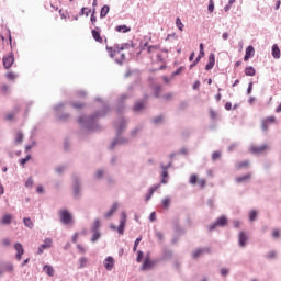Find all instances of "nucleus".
Segmentation results:
<instances>
[{
  "mask_svg": "<svg viewBox=\"0 0 281 281\" xmlns=\"http://www.w3.org/2000/svg\"><path fill=\"white\" fill-rule=\"evenodd\" d=\"M74 109H82L83 104L81 103H72Z\"/></svg>",
  "mask_w": 281,
  "mask_h": 281,
  "instance_id": "62",
  "label": "nucleus"
},
{
  "mask_svg": "<svg viewBox=\"0 0 281 281\" xmlns=\"http://www.w3.org/2000/svg\"><path fill=\"white\" fill-rule=\"evenodd\" d=\"M100 229V221L97 218L94 220L93 224H92V232H98Z\"/></svg>",
  "mask_w": 281,
  "mask_h": 281,
  "instance_id": "33",
  "label": "nucleus"
},
{
  "mask_svg": "<svg viewBox=\"0 0 281 281\" xmlns=\"http://www.w3.org/2000/svg\"><path fill=\"white\" fill-rule=\"evenodd\" d=\"M36 192H37V194H43V192H44L43 186H38L36 188Z\"/></svg>",
  "mask_w": 281,
  "mask_h": 281,
  "instance_id": "60",
  "label": "nucleus"
},
{
  "mask_svg": "<svg viewBox=\"0 0 281 281\" xmlns=\"http://www.w3.org/2000/svg\"><path fill=\"white\" fill-rule=\"evenodd\" d=\"M103 266H104L106 271H113V267H115V259L113 257H108L103 261Z\"/></svg>",
  "mask_w": 281,
  "mask_h": 281,
  "instance_id": "8",
  "label": "nucleus"
},
{
  "mask_svg": "<svg viewBox=\"0 0 281 281\" xmlns=\"http://www.w3.org/2000/svg\"><path fill=\"white\" fill-rule=\"evenodd\" d=\"M214 65H216V57H215L214 53H211L209 55V61L205 66L206 71H210V69H213Z\"/></svg>",
  "mask_w": 281,
  "mask_h": 281,
  "instance_id": "12",
  "label": "nucleus"
},
{
  "mask_svg": "<svg viewBox=\"0 0 281 281\" xmlns=\"http://www.w3.org/2000/svg\"><path fill=\"white\" fill-rule=\"evenodd\" d=\"M52 243H53L52 238L44 239V244H42L38 247L37 254H43L45 249H49L52 247Z\"/></svg>",
  "mask_w": 281,
  "mask_h": 281,
  "instance_id": "9",
  "label": "nucleus"
},
{
  "mask_svg": "<svg viewBox=\"0 0 281 281\" xmlns=\"http://www.w3.org/2000/svg\"><path fill=\"white\" fill-rule=\"evenodd\" d=\"M227 225V217L225 215L220 216L214 224L209 226L210 232L216 229V227H225Z\"/></svg>",
  "mask_w": 281,
  "mask_h": 281,
  "instance_id": "4",
  "label": "nucleus"
},
{
  "mask_svg": "<svg viewBox=\"0 0 281 281\" xmlns=\"http://www.w3.org/2000/svg\"><path fill=\"white\" fill-rule=\"evenodd\" d=\"M153 91H154L155 98H159V95L161 94L162 88L161 86H156L153 88Z\"/></svg>",
  "mask_w": 281,
  "mask_h": 281,
  "instance_id": "32",
  "label": "nucleus"
},
{
  "mask_svg": "<svg viewBox=\"0 0 281 281\" xmlns=\"http://www.w3.org/2000/svg\"><path fill=\"white\" fill-rule=\"evenodd\" d=\"M248 179H251V175L250 173H247L245 176L236 178V182L237 183H243V181H248Z\"/></svg>",
  "mask_w": 281,
  "mask_h": 281,
  "instance_id": "27",
  "label": "nucleus"
},
{
  "mask_svg": "<svg viewBox=\"0 0 281 281\" xmlns=\"http://www.w3.org/2000/svg\"><path fill=\"white\" fill-rule=\"evenodd\" d=\"M14 249L16 251L15 258L16 260H21L23 254H25V250L23 249V245L21 243L14 244Z\"/></svg>",
  "mask_w": 281,
  "mask_h": 281,
  "instance_id": "11",
  "label": "nucleus"
},
{
  "mask_svg": "<svg viewBox=\"0 0 281 281\" xmlns=\"http://www.w3.org/2000/svg\"><path fill=\"white\" fill-rule=\"evenodd\" d=\"M210 117H211V120H216V112L211 110L210 111Z\"/></svg>",
  "mask_w": 281,
  "mask_h": 281,
  "instance_id": "57",
  "label": "nucleus"
},
{
  "mask_svg": "<svg viewBox=\"0 0 281 281\" xmlns=\"http://www.w3.org/2000/svg\"><path fill=\"white\" fill-rule=\"evenodd\" d=\"M236 168H237V170H240L241 168H249V160L237 162Z\"/></svg>",
  "mask_w": 281,
  "mask_h": 281,
  "instance_id": "26",
  "label": "nucleus"
},
{
  "mask_svg": "<svg viewBox=\"0 0 281 281\" xmlns=\"http://www.w3.org/2000/svg\"><path fill=\"white\" fill-rule=\"evenodd\" d=\"M268 258H276V251H270L268 254Z\"/></svg>",
  "mask_w": 281,
  "mask_h": 281,
  "instance_id": "64",
  "label": "nucleus"
},
{
  "mask_svg": "<svg viewBox=\"0 0 281 281\" xmlns=\"http://www.w3.org/2000/svg\"><path fill=\"white\" fill-rule=\"evenodd\" d=\"M128 47V44H125L124 46H116V47H109L106 46V50L109 52V55L111 56V58H114V60L116 63H119V65H122V63H124V60L126 59V55L123 52V49H126Z\"/></svg>",
  "mask_w": 281,
  "mask_h": 281,
  "instance_id": "1",
  "label": "nucleus"
},
{
  "mask_svg": "<svg viewBox=\"0 0 281 281\" xmlns=\"http://www.w3.org/2000/svg\"><path fill=\"white\" fill-rule=\"evenodd\" d=\"M97 179H102L104 177V171L98 170L95 173Z\"/></svg>",
  "mask_w": 281,
  "mask_h": 281,
  "instance_id": "52",
  "label": "nucleus"
},
{
  "mask_svg": "<svg viewBox=\"0 0 281 281\" xmlns=\"http://www.w3.org/2000/svg\"><path fill=\"white\" fill-rule=\"evenodd\" d=\"M115 212H117V203H114L113 205H112V207L110 209V211L108 212V213H105V217L106 218H111L114 214H115Z\"/></svg>",
  "mask_w": 281,
  "mask_h": 281,
  "instance_id": "21",
  "label": "nucleus"
},
{
  "mask_svg": "<svg viewBox=\"0 0 281 281\" xmlns=\"http://www.w3.org/2000/svg\"><path fill=\"white\" fill-rule=\"evenodd\" d=\"M270 124H276V116H268L261 121L262 131H269Z\"/></svg>",
  "mask_w": 281,
  "mask_h": 281,
  "instance_id": "7",
  "label": "nucleus"
},
{
  "mask_svg": "<svg viewBox=\"0 0 281 281\" xmlns=\"http://www.w3.org/2000/svg\"><path fill=\"white\" fill-rule=\"evenodd\" d=\"M153 267H155V261L150 259H145L143 263V271H148V269H153Z\"/></svg>",
  "mask_w": 281,
  "mask_h": 281,
  "instance_id": "16",
  "label": "nucleus"
},
{
  "mask_svg": "<svg viewBox=\"0 0 281 281\" xmlns=\"http://www.w3.org/2000/svg\"><path fill=\"white\" fill-rule=\"evenodd\" d=\"M176 25L180 30V32H183V22H181L180 18H177Z\"/></svg>",
  "mask_w": 281,
  "mask_h": 281,
  "instance_id": "36",
  "label": "nucleus"
},
{
  "mask_svg": "<svg viewBox=\"0 0 281 281\" xmlns=\"http://www.w3.org/2000/svg\"><path fill=\"white\" fill-rule=\"evenodd\" d=\"M254 56H256V49L254 48V46H248L244 56L245 63L249 61V59L254 58Z\"/></svg>",
  "mask_w": 281,
  "mask_h": 281,
  "instance_id": "10",
  "label": "nucleus"
},
{
  "mask_svg": "<svg viewBox=\"0 0 281 281\" xmlns=\"http://www.w3.org/2000/svg\"><path fill=\"white\" fill-rule=\"evenodd\" d=\"M4 69H10L14 65V55L11 53L3 57L2 59Z\"/></svg>",
  "mask_w": 281,
  "mask_h": 281,
  "instance_id": "6",
  "label": "nucleus"
},
{
  "mask_svg": "<svg viewBox=\"0 0 281 281\" xmlns=\"http://www.w3.org/2000/svg\"><path fill=\"white\" fill-rule=\"evenodd\" d=\"M91 34L97 43H100V44L104 43V38L102 37V35H100V27L92 30Z\"/></svg>",
  "mask_w": 281,
  "mask_h": 281,
  "instance_id": "13",
  "label": "nucleus"
},
{
  "mask_svg": "<svg viewBox=\"0 0 281 281\" xmlns=\"http://www.w3.org/2000/svg\"><path fill=\"white\" fill-rule=\"evenodd\" d=\"M94 120H95V116H92V117H90V119H88V120H86V121H85V119L80 117V119L78 120V122H79V124H82V123H85V122H93Z\"/></svg>",
  "mask_w": 281,
  "mask_h": 281,
  "instance_id": "46",
  "label": "nucleus"
},
{
  "mask_svg": "<svg viewBox=\"0 0 281 281\" xmlns=\"http://www.w3.org/2000/svg\"><path fill=\"white\" fill-rule=\"evenodd\" d=\"M4 271H9V272L14 271V266H12L11 263L7 265L4 268Z\"/></svg>",
  "mask_w": 281,
  "mask_h": 281,
  "instance_id": "51",
  "label": "nucleus"
},
{
  "mask_svg": "<svg viewBox=\"0 0 281 281\" xmlns=\"http://www.w3.org/2000/svg\"><path fill=\"white\" fill-rule=\"evenodd\" d=\"M116 32H122L123 34H126V32H131V29L126 25H119L116 26Z\"/></svg>",
  "mask_w": 281,
  "mask_h": 281,
  "instance_id": "29",
  "label": "nucleus"
},
{
  "mask_svg": "<svg viewBox=\"0 0 281 281\" xmlns=\"http://www.w3.org/2000/svg\"><path fill=\"white\" fill-rule=\"evenodd\" d=\"M59 218L64 225H71L74 222V216L67 210L59 211Z\"/></svg>",
  "mask_w": 281,
  "mask_h": 281,
  "instance_id": "2",
  "label": "nucleus"
},
{
  "mask_svg": "<svg viewBox=\"0 0 281 281\" xmlns=\"http://www.w3.org/2000/svg\"><path fill=\"white\" fill-rule=\"evenodd\" d=\"M89 265V259L87 257H81L79 259V269H85Z\"/></svg>",
  "mask_w": 281,
  "mask_h": 281,
  "instance_id": "25",
  "label": "nucleus"
},
{
  "mask_svg": "<svg viewBox=\"0 0 281 281\" xmlns=\"http://www.w3.org/2000/svg\"><path fill=\"white\" fill-rule=\"evenodd\" d=\"M32 186H34V180L32 178H29L25 182V187L26 188H32Z\"/></svg>",
  "mask_w": 281,
  "mask_h": 281,
  "instance_id": "47",
  "label": "nucleus"
},
{
  "mask_svg": "<svg viewBox=\"0 0 281 281\" xmlns=\"http://www.w3.org/2000/svg\"><path fill=\"white\" fill-rule=\"evenodd\" d=\"M23 223H24L25 227H29V229H32V227H34V222H32V220L30 217H25L23 220Z\"/></svg>",
  "mask_w": 281,
  "mask_h": 281,
  "instance_id": "30",
  "label": "nucleus"
},
{
  "mask_svg": "<svg viewBox=\"0 0 281 281\" xmlns=\"http://www.w3.org/2000/svg\"><path fill=\"white\" fill-rule=\"evenodd\" d=\"M139 243H142V237L136 238L134 243L133 251H137V247L139 246Z\"/></svg>",
  "mask_w": 281,
  "mask_h": 281,
  "instance_id": "39",
  "label": "nucleus"
},
{
  "mask_svg": "<svg viewBox=\"0 0 281 281\" xmlns=\"http://www.w3.org/2000/svg\"><path fill=\"white\" fill-rule=\"evenodd\" d=\"M5 120L8 122H12V120H14V113H12V112L7 113Z\"/></svg>",
  "mask_w": 281,
  "mask_h": 281,
  "instance_id": "45",
  "label": "nucleus"
},
{
  "mask_svg": "<svg viewBox=\"0 0 281 281\" xmlns=\"http://www.w3.org/2000/svg\"><path fill=\"white\" fill-rule=\"evenodd\" d=\"M203 56H205V50H200L199 56L195 59L193 65H196V63H199V60H201V58H203Z\"/></svg>",
  "mask_w": 281,
  "mask_h": 281,
  "instance_id": "43",
  "label": "nucleus"
},
{
  "mask_svg": "<svg viewBox=\"0 0 281 281\" xmlns=\"http://www.w3.org/2000/svg\"><path fill=\"white\" fill-rule=\"evenodd\" d=\"M144 109V103L143 102H136L134 105V111H142Z\"/></svg>",
  "mask_w": 281,
  "mask_h": 281,
  "instance_id": "38",
  "label": "nucleus"
},
{
  "mask_svg": "<svg viewBox=\"0 0 281 281\" xmlns=\"http://www.w3.org/2000/svg\"><path fill=\"white\" fill-rule=\"evenodd\" d=\"M272 236H273V238H280V231L274 229V231L272 232Z\"/></svg>",
  "mask_w": 281,
  "mask_h": 281,
  "instance_id": "55",
  "label": "nucleus"
},
{
  "mask_svg": "<svg viewBox=\"0 0 281 281\" xmlns=\"http://www.w3.org/2000/svg\"><path fill=\"white\" fill-rule=\"evenodd\" d=\"M225 109H226V111H232V103L226 102L225 103Z\"/></svg>",
  "mask_w": 281,
  "mask_h": 281,
  "instance_id": "63",
  "label": "nucleus"
},
{
  "mask_svg": "<svg viewBox=\"0 0 281 281\" xmlns=\"http://www.w3.org/2000/svg\"><path fill=\"white\" fill-rule=\"evenodd\" d=\"M209 12H214V0L209 1Z\"/></svg>",
  "mask_w": 281,
  "mask_h": 281,
  "instance_id": "49",
  "label": "nucleus"
},
{
  "mask_svg": "<svg viewBox=\"0 0 281 281\" xmlns=\"http://www.w3.org/2000/svg\"><path fill=\"white\" fill-rule=\"evenodd\" d=\"M77 248L79 250L80 254H85L87 250L85 249V247H82L81 245H77Z\"/></svg>",
  "mask_w": 281,
  "mask_h": 281,
  "instance_id": "59",
  "label": "nucleus"
},
{
  "mask_svg": "<svg viewBox=\"0 0 281 281\" xmlns=\"http://www.w3.org/2000/svg\"><path fill=\"white\" fill-rule=\"evenodd\" d=\"M90 21H91L92 25H95V23L98 22V18L95 16V10H93Z\"/></svg>",
  "mask_w": 281,
  "mask_h": 281,
  "instance_id": "40",
  "label": "nucleus"
},
{
  "mask_svg": "<svg viewBox=\"0 0 281 281\" xmlns=\"http://www.w3.org/2000/svg\"><path fill=\"white\" fill-rule=\"evenodd\" d=\"M30 159H31L30 156H26L25 158H22V159L20 160L21 166H25V164H27V161H30Z\"/></svg>",
  "mask_w": 281,
  "mask_h": 281,
  "instance_id": "50",
  "label": "nucleus"
},
{
  "mask_svg": "<svg viewBox=\"0 0 281 281\" xmlns=\"http://www.w3.org/2000/svg\"><path fill=\"white\" fill-rule=\"evenodd\" d=\"M238 240L240 247H245V245H247V235L245 234V232L239 233Z\"/></svg>",
  "mask_w": 281,
  "mask_h": 281,
  "instance_id": "17",
  "label": "nucleus"
},
{
  "mask_svg": "<svg viewBox=\"0 0 281 281\" xmlns=\"http://www.w3.org/2000/svg\"><path fill=\"white\" fill-rule=\"evenodd\" d=\"M269 149V145H251L249 147L250 153H252V155H260L262 153H265L266 150Z\"/></svg>",
  "mask_w": 281,
  "mask_h": 281,
  "instance_id": "5",
  "label": "nucleus"
},
{
  "mask_svg": "<svg viewBox=\"0 0 281 281\" xmlns=\"http://www.w3.org/2000/svg\"><path fill=\"white\" fill-rule=\"evenodd\" d=\"M2 225H10L12 223V215L11 214H5L1 218Z\"/></svg>",
  "mask_w": 281,
  "mask_h": 281,
  "instance_id": "22",
  "label": "nucleus"
},
{
  "mask_svg": "<svg viewBox=\"0 0 281 281\" xmlns=\"http://www.w3.org/2000/svg\"><path fill=\"white\" fill-rule=\"evenodd\" d=\"M124 227H126V213H123V218L120 222V225L117 227L119 234H124Z\"/></svg>",
  "mask_w": 281,
  "mask_h": 281,
  "instance_id": "14",
  "label": "nucleus"
},
{
  "mask_svg": "<svg viewBox=\"0 0 281 281\" xmlns=\"http://www.w3.org/2000/svg\"><path fill=\"white\" fill-rule=\"evenodd\" d=\"M213 161H216V159H221V151H214L212 154Z\"/></svg>",
  "mask_w": 281,
  "mask_h": 281,
  "instance_id": "41",
  "label": "nucleus"
},
{
  "mask_svg": "<svg viewBox=\"0 0 281 281\" xmlns=\"http://www.w3.org/2000/svg\"><path fill=\"white\" fill-rule=\"evenodd\" d=\"M169 168H170V165H168V166H166V167L162 166V175H161L162 179H161V183H168V180H166V179H167V177H168V169H169Z\"/></svg>",
  "mask_w": 281,
  "mask_h": 281,
  "instance_id": "20",
  "label": "nucleus"
},
{
  "mask_svg": "<svg viewBox=\"0 0 281 281\" xmlns=\"http://www.w3.org/2000/svg\"><path fill=\"white\" fill-rule=\"evenodd\" d=\"M5 78H7V80L13 81V80H16V78H19V76L12 71H9L5 74Z\"/></svg>",
  "mask_w": 281,
  "mask_h": 281,
  "instance_id": "31",
  "label": "nucleus"
},
{
  "mask_svg": "<svg viewBox=\"0 0 281 281\" xmlns=\"http://www.w3.org/2000/svg\"><path fill=\"white\" fill-rule=\"evenodd\" d=\"M221 273H222V276H227V273H229V269L223 268V269L221 270Z\"/></svg>",
  "mask_w": 281,
  "mask_h": 281,
  "instance_id": "61",
  "label": "nucleus"
},
{
  "mask_svg": "<svg viewBox=\"0 0 281 281\" xmlns=\"http://www.w3.org/2000/svg\"><path fill=\"white\" fill-rule=\"evenodd\" d=\"M258 216V212L256 211H250V214H249V221H254L256 217Z\"/></svg>",
  "mask_w": 281,
  "mask_h": 281,
  "instance_id": "44",
  "label": "nucleus"
},
{
  "mask_svg": "<svg viewBox=\"0 0 281 281\" xmlns=\"http://www.w3.org/2000/svg\"><path fill=\"white\" fill-rule=\"evenodd\" d=\"M160 184H155L153 187L149 188V193L146 196L145 201H150V199L153 198V194H155V192H157V190H159Z\"/></svg>",
  "mask_w": 281,
  "mask_h": 281,
  "instance_id": "15",
  "label": "nucleus"
},
{
  "mask_svg": "<svg viewBox=\"0 0 281 281\" xmlns=\"http://www.w3.org/2000/svg\"><path fill=\"white\" fill-rule=\"evenodd\" d=\"M245 76H256V68L248 66L245 68Z\"/></svg>",
  "mask_w": 281,
  "mask_h": 281,
  "instance_id": "24",
  "label": "nucleus"
},
{
  "mask_svg": "<svg viewBox=\"0 0 281 281\" xmlns=\"http://www.w3.org/2000/svg\"><path fill=\"white\" fill-rule=\"evenodd\" d=\"M162 207L165 210H168V207H170V198L162 199Z\"/></svg>",
  "mask_w": 281,
  "mask_h": 281,
  "instance_id": "35",
  "label": "nucleus"
},
{
  "mask_svg": "<svg viewBox=\"0 0 281 281\" xmlns=\"http://www.w3.org/2000/svg\"><path fill=\"white\" fill-rule=\"evenodd\" d=\"M149 221L155 222L157 221V214L155 212H153L150 215H149Z\"/></svg>",
  "mask_w": 281,
  "mask_h": 281,
  "instance_id": "53",
  "label": "nucleus"
},
{
  "mask_svg": "<svg viewBox=\"0 0 281 281\" xmlns=\"http://www.w3.org/2000/svg\"><path fill=\"white\" fill-rule=\"evenodd\" d=\"M142 258H144V252L142 250H138V256H137V262H142Z\"/></svg>",
  "mask_w": 281,
  "mask_h": 281,
  "instance_id": "54",
  "label": "nucleus"
},
{
  "mask_svg": "<svg viewBox=\"0 0 281 281\" xmlns=\"http://www.w3.org/2000/svg\"><path fill=\"white\" fill-rule=\"evenodd\" d=\"M210 254V249H207V248H205V249H201V248H199V249H196V250H194L193 251V254H192V257L193 258H200V256L202 255V254Z\"/></svg>",
  "mask_w": 281,
  "mask_h": 281,
  "instance_id": "18",
  "label": "nucleus"
},
{
  "mask_svg": "<svg viewBox=\"0 0 281 281\" xmlns=\"http://www.w3.org/2000/svg\"><path fill=\"white\" fill-rule=\"evenodd\" d=\"M92 233H93V235H92L91 241L95 243V240H99L101 235H100L99 231H95V232H92Z\"/></svg>",
  "mask_w": 281,
  "mask_h": 281,
  "instance_id": "37",
  "label": "nucleus"
},
{
  "mask_svg": "<svg viewBox=\"0 0 281 281\" xmlns=\"http://www.w3.org/2000/svg\"><path fill=\"white\" fill-rule=\"evenodd\" d=\"M43 271H45V273H47V276H49L50 278H54V267L49 266V265H45L43 268Z\"/></svg>",
  "mask_w": 281,
  "mask_h": 281,
  "instance_id": "19",
  "label": "nucleus"
},
{
  "mask_svg": "<svg viewBox=\"0 0 281 281\" xmlns=\"http://www.w3.org/2000/svg\"><path fill=\"white\" fill-rule=\"evenodd\" d=\"M156 238H158V240H164V233L157 232L156 233Z\"/></svg>",
  "mask_w": 281,
  "mask_h": 281,
  "instance_id": "56",
  "label": "nucleus"
},
{
  "mask_svg": "<svg viewBox=\"0 0 281 281\" xmlns=\"http://www.w3.org/2000/svg\"><path fill=\"white\" fill-rule=\"evenodd\" d=\"M272 56L273 58L276 59H279L280 58V47H278V44H274L272 46Z\"/></svg>",
  "mask_w": 281,
  "mask_h": 281,
  "instance_id": "23",
  "label": "nucleus"
},
{
  "mask_svg": "<svg viewBox=\"0 0 281 281\" xmlns=\"http://www.w3.org/2000/svg\"><path fill=\"white\" fill-rule=\"evenodd\" d=\"M161 98L165 100V102H170V100H172V98H175V94H172V92H168V93L164 94Z\"/></svg>",
  "mask_w": 281,
  "mask_h": 281,
  "instance_id": "34",
  "label": "nucleus"
},
{
  "mask_svg": "<svg viewBox=\"0 0 281 281\" xmlns=\"http://www.w3.org/2000/svg\"><path fill=\"white\" fill-rule=\"evenodd\" d=\"M2 93L4 95H8V93H10V87L8 85L2 86Z\"/></svg>",
  "mask_w": 281,
  "mask_h": 281,
  "instance_id": "42",
  "label": "nucleus"
},
{
  "mask_svg": "<svg viewBox=\"0 0 281 281\" xmlns=\"http://www.w3.org/2000/svg\"><path fill=\"white\" fill-rule=\"evenodd\" d=\"M109 5H104L102 7L101 11H100V18L104 19L108 14H109Z\"/></svg>",
  "mask_w": 281,
  "mask_h": 281,
  "instance_id": "28",
  "label": "nucleus"
},
{
  "mask_svg": "<svg viewBox=\"0 0 281 281\" xmlns=\"http://www.w3.org/2000/svg\"><path fill=\"white\" fill-rule=\"evenodd\" d=\"M189 183H191V186H196L198 183L199 188H205V186H207V180L199 179V176L193 173L190 176Z\"/></svg>",
  "mask_w": 281,
  "mask_h": 281,
  "instance_id": "3",
  "label": "nucleus"
},
{
  "mask_svg": "<svg viewBox=\"0 0 281 281\" xmlns=\"http://www.w3.org/2000/svg\"><path fill=\"white\" fill-rule=\"evenodd\" d=\"M2 245H4V247H10V239L9 238L3 239Z\"/></svg>",
  "mask_w": 281,
  "mask_h": 281,
  "instance_id": "58",
  "label": "nucleus"
},
{
  "mask_svg": "<svg viewBox=\"0 0 281 281\" xmlns=\"http://www.w3.org/2000/svg\"><path fill=\"white\" fill-rule=\"evenodd\" d=\"M15 142H18V144H21V142H23V134L21 132L16 134Z\"/></svg>",
  "mask_w": 281,
  "mask_h": 281,
  "instance_id": "48",
  "label": "nucleus"
}]
</instances>
